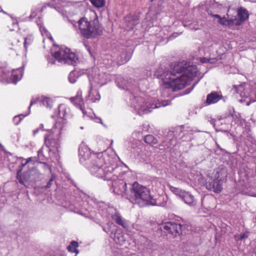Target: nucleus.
<instances>
[{
  "label": "nucleus",
  "mask_w": 256,
  "mask_h": 256,
  "mask_svg": "<svg viewBox=\"0 0 256 256\" xmlns=\"http://www.w3.org/2000/svg\"><path fill=\"white\" fill-rule=\"evenodd\" d=\"M80 162L96 177L104 180H116L120 170L117 166L116 158L108 152L94 153L84 144H81L78 150Z\"/></svg>",
  "instance_id": "obj_1"
},
{
  "label": "nucleus",
  "mask_w": 256,
  "mask_h": 256,
  "mask_svg": "<svg viewBox=\"0 0 256 256\" xmlns=\"http://www.w3.org/2000/svg\"><path fill=\"white\" fill-rule=\"evenodd\" d=\"M202 77L196 66L190 65L184 62L175 64L172 71L164 72L160 75L164 89L162 96H168L170 90L176 91L182 89L195 78H198L199 80Z\"/></svg>",
  "instance_id": "obj_2"
},
{
  "label": "nucleus",
  "mask_w": 256,
  "mask_h": 256,
  "mask_svg": "<svg viewBox=\"0 0 256 256\" xmlns=\"http://www.w3.org/2000/svg\"><path fill=\"white\" fill-rule=\"evenodd\" d=\"M116 82L118 88L130 93V104L139 115L148 114L154 108L170 104V101L168 100L160 102L156 98L146 96L140 90L137 83L132 79L126 80L121 76H118Z\"/></svg>",
  "instance_id": "obj_3"
},
{
  "label": "nucleus",
  "mask_w": 256,
  "mask_h": 256,
  "mask_svg": "<svg viewBox=\"0 0 256 256\" xmlns=\"http://www.w3.org/2000/svg\"><path fill=\"white\" fill-rule=\"evenodd\" d=\"M126 172L118 173L116 180H110L112 182L114 192L118 195L125 197L132 204H138L140 207L146 206H158L156 200L150 194V190L145 186L134 182L133 184H127L124 180Z\"/></svg>",
  "instance_id": "obj_4"
},
{
  "label": "nucleus",
  "mask_w": 256,
  "mask_h": 256,
  "mask_svg": "<svg viewBox=\"0 0 256 256\" xmlns=\"http://www.w3.org/2000/svg\"><path fill=\"white\" fill-rule=\"evenodd\" d=\"M70 110L65 104H60L54 110L52 118H56V123L45 136V145L48 148L49 157L54 162H58L60 159V150L61 140L66 134V120L70 115Z\"/></svg>",
  "instance_id": "obj_5"
},
{
  "label": "nucleus",
  "mask_w": 256,
  "mask_h": 256,
  "mask_svg": "<svg viewBox=\"0 0 256 256\" xmlns=\"http://www.w3.org/2000/svg\"><path fill=\"white\" fill-rule=\"evenodd\" d=\"M78 23L80 33L84 38H93L101 35L102 33V28L98 20L89 22L86 18H82Z\"/></svg>",
  "instance_id": "obj_6"
},
{
  "label": "nucleus",
  "mask_w": 256,
  "mask_h": 256,
  "mask_svg": "<svg viewBox=\"0 0 256 256\" xmlns=\"http://www.w3.org/2000/svg\"><path fill=\"white\" fill-rule=\"evenodd\" d=\"M53 55L58 62L69 65L74 66L78 60L77 54L65 46L57 47Z\"/></svg>",
  "instance_id": "obj_7"
},
{
  "label": "nucleus",
  "mask_w": 256,
  "mask_h": 256,
  "mask_svg": "<svg viewBox=\"0 0 256 256\" xmlns=\"http://www.w3.org/2000/svg\"><path fill=\"white\" fill-rule=\"evenodd\" d=\"M87 75L91 87L101 86L110 80L108 74L100 72L96 68L90 70Z\"/></svg>",
  "instance_id": "obj_8"
},
{
  "label": "nucleus",
  "mask_w": 256,
  "mask_h": 256,
  "mask_svg": "<svg viewBox=\"0 0 256 256\" xmlns=\"http://www.w3.org/2000/svg\"><path fill=\"white\" fill-rule=\"evenodd\" d=\"M22 68L12 70V72L6 68L0 66V81L16 84L22 78L24 74Z\"/></svg>",
  "instance_id": "obj_9"
},
{
  "label": "nucleus",
  "mask_w": 256,
  "mask_h": 256,
  "mask_svg": "<svg viewBox=\"0 0 256 256\" xmlns=\"http://www.w3.org/2000/svg\"><path fill=\"white\" fill-rule=\"evenodd\" d=\"M222 180L220 178L219 173L218 170L214 174V177H208L206 180V186L210 190H212L216 193L221 192L222 187Z\"/></svg>",
  "instance_id": "obj_10"
},
{
  "label": "nucleus",
  "mask_w": 256,
  "mask_h": 256,
  "mask_svg": "<svg viewBox=\"0 0 256 256\" xmlns=\"http://www.w3.org/2000/svg\"><path fill=\"white\" fill-rule=\"evenodd\" d=\"M70 102L74 104L76 107L80 108L82 112L84 117H88L91 119L94 118L95 116L94 113L91 110H86L84 106V101L82 98V92L80 90L78 91L75 96L71 97L70 98Z\"/></svg>",
  "instance_id": "obj_11"
},
{
  "label": "nucleus",
  "mask_w": 256,
  "mask_h": 256,
  "mask_svg": "<svg viewBox=\"0 0 256 256\" xmlns=\"http://www.w3.org/2000/svg\"><path fill=\"white\" fill-rule=\"evenodd\" d=\"M54 3L48 4V6L54 7L62 15L70 13V7L72 6L70 2L65 0H54Z\"/></svg>",
  "instance_id": "obj_12"
},
{
  "label": "nucleus",
  "mask_w": 256,
  "mask_h": 256,
  "mask_svg": "<svg viewBox=\"0 0 256 256\" xmlns=\"http://www.w3.org/2000/svg\"><path fill=\"white\" fill-rule=\"evenodd\" d=\"M22 168L18 170L17 172V178L20 183L26 186V182L28 181H35L36 178L34 176L38 174V171L36 170L33 169L28 172H24L21 174Z\"/></svg>",
  "instance_id": "obj_13"
},
{
  "label": "nucleus",
  "mask_w": 256,
  "mask_h": 256,
  "mask_svg": "<svg viewBox=\"0 0 256 256\" xmlns=\"http://www.w3.org/2000/svg\"><path fill=\"white\" fill-rule=\"evenodd\" d=\"M182 226L180 224H176L172 222H167L162 224L160 228L164 230L166 234H171L173 236H176L181 231Z\"/></svg>",
  "instance_id": "obj_14"
},
{
  "label": "nucleus",
  "mask_w": 256,
  "mask_h": 256,
  "mask_svg": "<svg viewBox=\"0 0 256 256\" xmlns=\"http://www.w3.org/2000/svg\"><path fill=\"white\" fill-rule=\"evenodd\" d=\"M54 102V100L51 98L46 96H42L36 98V100H32L28 108L30 109L31 106L36 104L37 102H40L41 104L46 106L47 108L51 109L53 106Z\"/></svg>",
  "instance_id": "obj_15"
},
{
  "label": "nucleus",
  "mask_w": 256,
  "mask_h": 256,
  "mask_svg": "<svg viewBox=\"0 0 256 256\" xmlns=\"http://www.w3.org/2000/svg\"><path fill=\"white\" fill-rule=\"evenodd\" d=\"M179 132L178 137L183 141H189L192 139L194 130L190 127H180L178 130Z\"/></svg>",
  "instance_id": "obj_16"
},
{
  "label": "nucleus",
  "mask_w": 256,
  "mask_h": 256,
  "mask_svg": "<svg viewBox=\"0 0 256 256\" xmlns=\"http://www.w3.org/2000/svg\"><path fill=\"white\" fill-rule=\"evenodd\" d=\"M248 11L246 8L242 7L238 8V18L234 19L236 26L241 25L248 19Z\"/></svg>",
  "instance_id": "obj_17"
},
{
  "label": "nucleus",
  "mask_w": 256,
  "mask_h": 256,
  "mask_svg": "<svg viewBox=\"0 0 256 256\" xmlns=\"http://www.w3.org/2000/svg\"><path fill=\"white\" fill-rule=\"evenodd\" d=\"M108 214L116 222L122 226L124 228H126L128 226V224L126 221L120 216V215L114 212V214H110V212L112 210L115 211L112 208H109L108 210Z\"/></svg>",
  "instance_id": "obj_18"
},
{
  "label": "nucleus",
  "mask_w": 256,
  "mask_h": 256,
  "mask_svg": "<svg viewBox=\"0 0 256 256\" xmlns=\"http://www.w3.org/2000/svg\"><path fill=\"white\" fill-rule=\"evenodd\" d=\"M100 96L98 90L90 86L88 95L86 97V100L90 102H95L100 100Z\"/></svg>",
  "instance_id": "obj_19"
},
{
  "label": "nucleus",
  "mask_w": 256,
  "mask_h": 256,
  "mask_svg": "<svg viewBox=\"0 0 256 256\" xmlns=\"http://www.w3.org/2000/svg\"><path fill=\"white\" fill-rule=\"evenodd\" d=\"M213 16L215 18H216L218 19V22L220 24L223 26H228L229 28L231 29H235L236 28V26L235 24L234 23V19H226V18H221L219 15L218 14H214L213 15Z\"/></svg>",
  "instance_id": "obj_20"
},
{
  "label": "nucleus",
  "mask_w": 256,
  "mask_h": 256,
  "mask_svg": "<svg viewBox=\"0 0 256 256\" xmlns=\"http://www.w3.org/2000/svg\"><path fill=\"white\" fill-rule=\"evenodd\" d=\"M110 238L118 244L122 245L124 244L126 240V238L124 234L120 230H118L114 233H112Z\"/></svg>",
  "instance_id": "obj_21"
},
{
  "label": "nucleus",
  "mask_w": 256,
  "mask_h": 256,
  "mask_svg": "<svg viewBox=\"0 0 256 256\" xmlns=\"http://www.w3.org/2000/svg\"><path fill=\"white\" fill-rule=\"evenodd\" d=\"M222 98V96L217 92H212L207 95L206 102L208 105L218 102Z\"/></svg>",
  "instance_id": "obj_22"
},
{
  "label": "nucleus",
  "mask_w": 256,
  "mask_h": 256,
  "mask_svg": "<svg viewBox=\"0 0 256 256\" xmlns=\"http://www.w3.org/2000/svg\"><path fill=\"white\" fill-rule=\"evenodd\" d=\"M180 198L185 204L189 206H192L196 204V200L194 196L190 192L184 191Z\"/></svg>",
  "instance_id": "obj_23"
},
{
  "label": "nucleus",
  "mask_w": 256,
  "mask_h": 256,
  "mask_svg": "<svg viewBox=\"0 0 256 256\" xmlns=\"http://www.w3.org/2000/svg\"><path fill=\"white\" fill-rule=\"evenodd\" d=\"M36 23L39 28L41 34L44 37L43 42H44L46 38H48L52 42L54 40L52 37V36L50 34L43 26L42 20L40 18H39L38 20L36 21Z\"/></svg>",
  "instance_id": "obj_24"
},
{
  "label": "nucleus",
  "mask_w": 256,
  "mask_h": 256,
  "mask_svg": "<svg viewBox=\"0 0 256 256\" xmlns=\"http://www.w3.org/2000/svg\"><path fill=\"white\" fill-rule=\"evenodd\" d=\"M102 230L104 232L108 234L110 237L112 234L114 233L118 229L117 226L112 222H108L106 226H102Z\"/></svg>",
  "instance_id": "obj_25"
},
{
  "label": "nucleus",
  "mask_w": 256,
  "mask_h": 256,
  "mask_svg": "<svg viewBox=\"0 0 256 256\" xmlns=\"http://www.w3.org/2000/svg\"><path fill=\"white\" fill-rule=\"evenodd\" d=\"M240 193L242 194L256 197V187L250 186L242 188Z\"/></svg>",
  "instance_id": "obj_26"
},
{
  "label": "nucleus",
  "mask_w": 256,
  "mask_h": 256,
  "mask_svg": "<svg viewBox=\"0 0 256 256\" xmlns=\"http://www.w3.org/2000/svg\"><path fill=\"white\" fill-rule=\"evenodd\" d=\"M78 246V244L76 241H72L70 244L68 246V250L71 252L76 253L77 254L78 253V250H77V248Z\"/></svg>",
  "instance_id": "obj_27"
},
{
  "label": "nucleus",
  "mask_w": 256,
  "mask_h": 256,
  "mask_svg": "<svg viewBox=\"0 0 256 256\" xmlns=\"http://www.w3.org/2000/svg\"><path fill=\"white\" fill-rule=\"evenodd\" d=\"M144 140L145 142L150 145L155 144L158 143L157 139L151 134H148L145 136Z\"/></svg>",
  "instance_id": "obj_28"
},
{
  "label": "nucleus",
  "mask_w": 256,
  "mask_h": 256,
  "mask_svg": "<svg viewBox=\"0 0 256 256\" xmlns=\"http://www.w3.org/2000/svg\"><path fill=\"white\" fill-rule=\"evenodd\" d=\"M130 16H126L125 18V20L126 22H128V27H129L130 29H132L134 26L138 23V18H132V20H130Z\"/></svg>",
  "instance_id": "obj_29"
},
{
  "label": "nucleus",
  "mask_w": 256,
  "mask_h": 256,
  "mask_svg": "<svg viewBox=\"0 0 256 256\" xmlns=\"http://www.w3.org/2000/svg\"><path fill=\"white\" fill-rule=\"evenodd\" d=\"M30 114V109L28 108V112L25 114H20L18 116H15L13 118V122L15 124L18 125L20 124L21 120L26 116H28Z\"/></svg>",
  "instance_id": "obj_30"
},
{
  "label": "nucleus",
  "mask_w": 256,
  "mask_h": 256,
  "mask_svg": "<svg viewBox=\"0 0 256 256\" xmlns=\"http://www.w3.org/2000/svg\"><path fill=\"white\" fill-rule=\"evenodd\" d=\"M24 47L26 50L29 45L31 44L33 42L34 38L32 34H28L24 38Z\"/></svg>",
  "instance_id": "obj_31"
},
{
  "label": "nucleus",
  "mask_w": 256,
  "mask_h": 256,
  "mask_svg": "<svg viewBox=\"0 0 256 256\" xmlns=\"http://www.w3.org/2000/svg\"><path fill=\"white\" fill-rule=\"evenodd\" d=\"M170 190L176 196H178L180 198L183 195L184 190H182L178 188L170 186Z\"/></svg>",
  "instance_id": "obj_32"
},
{
  "label": "nucleus",
  "mask_w": 256,
  "mask_h": 256,
  "mask_svg": "<svg viewBox=\"0 0 256 256\" xmlns=\"http://www.w3.org/2000/svg\"><path fill=\"white\" fill-rule=\"evenodd\" d=\"M78 78V72L76 71L71 72L68 76V78L69 82L74 84L76 81L77 78Z\"/></svg>",
  "instance_id": "obj_33"
},
{
  "label": "nucleus",
  "mask_w": 256,
  "mask_h": 256,
  "mask_svg": "<svg viewBox=\"0 0 256 256\" xmlns=\"http://www.w3.org/2000/svg\"><path fill=\"white\" fill-rule=\"evenodd\" d=\"M92 4L96 8H100L104 6L105 4L104 0H90Z\"/></svg>",
  "instance_id": "obj_34"
},
{
  "label": "nucleus",
  "mask_w": 256,
  "mask_h": 256,
  "mask_svg": "<svg viewBox=\"0 0 256 256\" xmlns=\"http://www.w3.org/2000/svg\"><path fill=\"white\" fill-rule=\"evenodd\" d=\"M120 58V60H119L120 64H123L126 62L130 60V54L128 55L125 53H124L122 54Z\"/></svg>",
  "instance_id": "obj_35"
},
{
  "label": "nucleus",
  "mask_w": 256,
  "mask_h": 256,
  "mask_svg": "<svg viewBox=\"0 0 256 256\" xmlns=\"http://www.w3.org/2000/svg\"><path fill=\"white\" fill-rule=\"evenodd\" d=\"M248 236V234L247 233H243L240 234H237L234 236V240L236 241L241 240L244 239L246 238Z\"/></svg>",
  "instance_id": "obj_36"
},
{
  "label": "nucleus",
  "mask_w": 256,
  "mask_h": 256,
  "mask_svg": "<svg viewBox=\"0 0 256 256\" xmlns=\"http://www.w3.org/2000/svg\"><path fill=\"white\" fill-rule=\"evenodd\" d=\"M216 44L213 42H206L204 44V48L208 49L210 50H211L214 46Z\"/></svg>",
  "instance_id": "obj_37"
},
{
  "label": "nucleus",
  "mask_w": 256,
  "mask_h": 256,
  "mask_svg": "<svg viewBox=\"0 0 256 256\" xmlns=\"http://www.w3.org/2000/svg\"><path fill=\"white\" fill-rule=\"evenodd\" d=\"M22 158V162L20 167L23 168L28 163L31 162L33 160L34 158L32 157H30V158H28V159H24L23 158Z\"/></svg>",
  "instance_id": "obj_38"
},
{
  "label": "nucleus",
  "mask_w": 256,
  "mask_h": 256,
  "mask_svg": "<svg viewBox=\"0 0 256 256\" xmlns=\"http://www.w3.org/2000/svg\"><path fill=\"white\" fill-rule=\"evenodd\" d=\"M214 59L207 58H201V60H200V62L202 63L209 62V63H212H212L214 62Z\"/></svg>",
  "instance_id": "obj_39"
},
{
  "label": "nucleus",
  "mask_w": 256,
  "mask_h": 256,
  "mask_svg": "<svg viewBox=\"0 0 256 256\" xmlns=\"http://www.w3.org/2000/svg\"><path fill=\"white\" fill-rule=\"evenodd\" d=\"M38 128H39V130H42V131H44V130H46V131H47L48 132V133L46 134H49V132L50 131L52 130H45L44 129V124H40V126H39V127ZM46 135V134H45Z\"/></svg>",
  "instance_id": "obj_40"
},
{
  "label": "nucleus",
  "mask_w": 256,
  "mask_h": 256,
  "mask_svg": "<svg viewBox=\"0 0 256 256\" xmlns=\"http://www.w3.org/2000/svg\"><path fill=\"white\" fill-rule=\"evenodd\" d=\"M36 13L35 10L34 9H32V13L29 16V18L32 19V18H34L36 16Z\"/></svg>",
  "instance_id": "obj_41"
},
{
  "label": "nucleus",
  "mask_w": 256,
  "mask_h": 256,
  "mask_svg": "<svg viewBox=\"0 0 256 256\" xmlns=\"http://www.w3.org/2000/svg\"><path fill=\"white\" fill-rule=\"evenodd\" d=\"M54 180V177L52 176V178H50V180H49L46 186V188H49L52 186V183Z\"/></svg>",
  "instance_id": "obj_42"
},
{
  "label": "nucleus",
  "mask_w": 256,
  "mask_h": 256,
  "mask_svg": "<svg viewBox=\"0 0 256 256\" xmlns=\"http://www.w3.org/2000/svg\"><path fill=\"white\" fill-rule=\"evenodd\" d=\"M43 164L44 165V168L45 170H48L50 172H51L50 167L48 164H46V163H43Z\"/></svg>",
  "instance_id": "obj_43"
},
{
  "label": "nucleus",
  "mask_w": 256,
  "mask_h": 256,
  "mask_svg": "<svg viewBox=\"0 0 256 256\" xmlns=\"http://www.w3.org/2000/svg\"><path fill=\"white\" fill-rule=\"evenodd\" d=\"M44 148H40L38 152V157H40L41 155H43V150H44Z\"/></svg>",
  "instance_id": "obj_44"
},
{
  "label": "nucleus",
  "mask_w": 256,
  "mask_h": 256,
  "mask_svg": "<svg viewBox=\"0 0 256 256\" xmlns=\"http://www.w3.org/2000/svg\"><path fill=\"white\" fill-rule=\"evenodd\" d=\"M40 131L39 128H36L34 130H33V135L35 136Z\"/></svg>",
  "instance_id": "obj_45"
},
{
  "label": "nucleus",
  "mask_w": 256,
  "mask_h": 256,
  "mask_svg": "<svg viewBox=\"0 0 256 256\" xmlns=\"http://www.w3.org/2000/svg\"><path fill=\"white\" fill-rule=\"evenodd\" d=\"M82 215L85 216L86 217H89L90 216L86 213H83L82 211L80 212Z\"/></svg>",
  "instance_id": "obj_46"
},
{
  "label": "nucleus",
  "mask_w": 256,
  "mask_h": 256,
  "mask_svg": "<svg viewBox=\"0 0 256 256\" xmlns=\"http://www.w3.org/2000/svg\"><path fill=\"white\" fill-rule=\"evenodd\" d=\"M215 122H216V120H214V119H212L210 121V122L211 124L214 126H215Z\"/></svg>",
  "instance_id": "obj_47"
},
{
  "label": "nucleus",
  "mask_w": 256,
  "mask_h": 256,
  "mask_svg": "<svg viewBox=\"0 0 256 256\" xmlns=\"http://www.w3.org/2000/svg\"><path fill=\"white\" fill-rule=\"evenodd\" d=\"M190 28L191 29L194 30H196L198 29V28H192L191 26H190Z\"/></svg>",
  "instance_id": "obj_48"
},
{
  "label": "nucleus",
  "mask_w": 256,
  "mask_h": 256,
  "mask_svg": "<svg viewBox=\"0 0 256 256\" xmlns=\"http://www.w3.org/2000/svg\"><path fill=\"white\" fill-rule=\"evenodd\" d=\"M252 256H256V253L254 252H252Z\"/></svg>",
  "instance_id": "obj_49"
},
{
  "label": "nucleus",
  "mask_w": 256,
  "mask_h": 256,
  "mask_svg": "<svg viewBox=\"0 0 256 256\" xmlns=\"http://www.w3.org/2000/svg\"><path fill=\"white\" fill-rule=\"evenodd\" d=\"M49 62L51 63L52 64H54V60H52V62L49 61Z\"/></svg>",
  "instance_id": "obj_50"
},
{
  "label": "nucleus",
  "mask_w": 256,
  "mask_h": 256,
  "mask_svg": "<svg viewBox=\"0 0 256 256\" xmlns=\"http://www.w3.org/2000/svg\"><path fill=\"white\" fill-rule=\"evenodd\" d=\"M136 132H134L133 134H136Z\"/></svg>",
  "instance_id": "obj_51"
},
{
  "label": "nucleus",
  "mask_w": 256,
  "mask_h": 256,
  "mask_svg": "<svg viewBox=\"0 0 256 256\" xmlns=\"http://www.w3.org/2000/svg\"><path fill=\"white\" fill-rule=\"evenodd\" d=\"M44 8H46V6H43V7L42 8V10H44Z\"/></svg>",
  "instance_id": "obj_52"
},
{
  "label": "nucleus",
  "mask_w": 256,
  "mask_h": 256,
  "mask_svg": "<svg viewBox=\"0 0 256 256\" xmlns=\"http://www.w3.org/2000/svg\"><path fill=\"white\" fill-rule=\"evenodd\" d=\"M86 202H83V204L85 205V204H86Z\"/></svg>",
  "instance_id": "obj_53"
},
{
  "label": "nucleus",
  "mask_w": 256,
  "mask_h": 256,
  "mask_svg": "<svg viewBox=\"0 0 256 256\" xmlns=\"http://www.w3.org/2000/svg\"><path fill=\"white\" fill-rule=\"evenodd\" d=\"M190 92V91L188 92H186V94H188Z\"/></svg>",
  "instance_id": "obj_54"
},
{
  "label": "nucleus",
  "mask_w": 256,
  "mask_h": 256,
  "mask_svg": "<svg viewBox=\"0 0 256 256\" xmlns=\"http://www.w3.org/2000/svg\"><path fill=\"white\" fill-rule=\"evenodd\" d=\"M250 1H253V0H250Z\"/></svg>",
  "instance_id": "obj_55"
},
{
  "label": "nucleus",
  "mask_w": 256,
  "mask_h": 256,
  "mask_svg": "<svg viewBox=\"0 0 256 256\" xmlns=\"http://www.w3.org/2000/svg\"><path fill=\"white\" fill-rule=\"evenodd\" d=\"M0 146H1V144H0Z\"/></svg>",
  "instance_id": "obj_56"
}]
</instances>
